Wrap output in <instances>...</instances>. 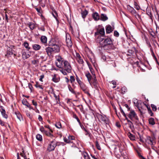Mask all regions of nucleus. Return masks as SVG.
Returning a JSON list of instances; mask_svg holds the SVG:
<instances>
[{"label": "nucleus", "instance_id": "obj_24", "mask_svg": "<svg viewBox=\"0 0 159 159\" xmlns=\"http://www.w3.org/2000/svg\"><path fill=\"white\" fill-rule=\"evenodd\" d=\"M127 135L131 140L134 141L135 140V136L131 134L130 132H128L127 134Z\"/></svg>", "mask_w": 159, "mask_h": 159}, {"label": "nucleus", "instance_id": "obj_20", "mask_svg": "<svg viewBox=\"0 0 159 159\" xmlns=\"http://www.w3.org/2000/svg\"><path fill=\"white\" fill-rule=\"evenodd\" d=\"M53 46H54V47L52 48H53V50H54V51L55 52H59L60 49L59 46L55 44Z\"/></svg>", "mask_w": 159, "mask_h": 159}, {"label": "nucleus", "instance_id": "obj_43", "mask_svg": "<svg viewBox=\"0 0 159 159\" xmlns=\"http://www.w3.org/2000/svg\"><path fill=\"white\" fill-rule=\"evenodd\" d=\"M55 44L54 42V39H52L49 42L48 45L50 46H53Z\"/></svg>", "mask_w": 159, "mask_h": 159}, {"label": "nucleus", "instance_id": "obj_16", "mask_svg": "<svg viewBox=\"0 0 159 159\" xmlns=\"http://www.w3.org/2000/svg\"><path fill=\"white\" fill-rule=\"evenodd\" d=\"M0 111H1L2 114L4 118L7 119L8 117V116L7 114H6L5 111L3 108V107L1 106L0 107Z\"/></svg>", "mask_w": 159, "mask_h": 159}, {"label": "nucleus", "instance_id": "obj_49", "mask_svg": "<svg viewBox=\"0 0 159 159\" xmlns=\"http://www.w3.org/2000/svg\"><path fill=\"white\" fill-rule=\"evenodd\" d=\"M77 107H79L81 111V112H83L84 111V108H83V106H82V105H78L77 106Z\"/></svg>", "mask_w": 159, "mask_h": 159}, {"label": "nucleus", "instance_id": "obj_59", "mask_svg": "<svg viewBox=\"0 0 159 159\" xmlns=\"http://www.w3.org/2000/svg\"><path fill=\"white\" fill-rule=\"evenodd\" d=\"M32 103L33 104L35 107L37 105V103L34 100H32Z\"/></svg>", "mask_w": 159, "mask_h": 159}, {"label": "nucleus", "instance_id": "obj_46", "mask_svg": "<svg viewBox=\"0 0 159 159\" xmlns=\"http://www.w3.org/2000/svg\"><path fill=\"white\" fill-rule=\"evenodd\" d=\"M68 88L69 91H70L72 93L74 94H76L75 92V91H74V90L73 89L70 85L68 86Z\"/></svg>", "mask_w": 159, "mask_h": 159}, {"label": "nucleus", "instance_id": "obj_32", "mask_svg": "<svg viewBox=\"0 0 159 159\" xmlns=\"http://www.w3.org/2000/svg\"><path fill=\"white\" fill-rule=\"evenodd\" d=\"M28 25L31 30H33L34 28L35 25L33 23L30 22L28 24Z\"/></svg>", "mask_w": 159, "mask_h": 159}, {"label": "nucleus", "instance_id": "obj_10", "mask_svg": "<svg viewBox=\"0 0 159 159\" xmlns=\"http://www.w3.org/2000/svg\"><path fill=\"white\" fill-rule=\"evenodd\" d=\"M104 36L98 35V36L96 37V41L97 43H99L101 46V44H102V41H103V40L104 39Z\"/></svg>", "mask_w": 159, "mask_h": 159}, {"label": "nucleus", "instance_id": "obj_23", "mask_svg": "<svg viewBox=\"0 0 159 159\" xmlns=\"http://www.w3.org/2000/svg\"><path fill=\"white\" fill-rule=\"evenodd\" d=\"M33 49L36 51L38 50L41 48V46L39 44H34L33 45Z\"/></svg>", "mask_w": 159, "mask_h": 159}, {"label": "nucleus", "instance_id": "obj_3", "mask_svg": "<svg viewBox=\"0 0 159 159\" xmlns=\"http://www.w3.org/2000/svg\"><path fill=\"white\" fill-rule=\"evenodd\" d=\"M57 146V144L56 142V140L55 139H54L52 141L50 142L48 144L47 150L49 152L54 150Z\"/></svg>", "mask_w": 159, "mask_h": 159}, {"label": "nucleus", "instance_id": "obj_30", "mask_svg": "<svg viewBox=\"0 0 159 159\" xmlns=\"http://www.w3.org/2000/svg\"><path fill=\"white\" fill-rule=\"evenodd\" d=\"M88 13V11L86 10H85L84 11L81 12L82 17L83 18H84Z\"/></svg>", "mask_w": 159, "mask_h": 159}, {"label": "nucleus", "instance_id": "obj_58", "mask_svg": "<svg viewBox=\"0 0 159 159\" xmlns=\"http://www.w3.org/2000/svg\"><path fill=\"white\" fill-rule=\"evenodd\" d=\"M40 130L44 133H45V131H46V130H44V128L42 126L40 127Z\"/></svg>", "mask_w": 159, "mask_h": 159}, {"label": "nucleus", "instance_id": "obj_17", "mask_svg": "<svg viewBox=\"0 0 159 159\" xmlns=\"http://www.w3.org/2000/svg\"><path fill=\"white\" fill-rule=\"evenodd\" d=\"M63 140L64 142L66 143L72 144V145L71 146L72 147H75V146L73 143V141H71L68 138H67L66 137H64L63 139Z\"/></svg>", "mask_w": 159, "mask_h": 159}, {"label": "nucleus", "instance_id": "obj_19", "mask_svg": "<svg viewBox=\"0 0 159 159\" xmlns=\"http://www.w3.org/2000/svg\"><path fill=\"white\" fill-rule=\"evenodd\" d=\"M146 13L150 16V19L152 20V15L151 13V10L150 8H147L146 9Z\"/></svg>", "mask_w": 159, "mask_h": 159}, {"label": "nucleus", "instance_id": "obj_8", "mask_svg": "<svg viewBox=\"0 0 159 159\" xmlns=\"http://www.w3.org/2000/svg\"><path fill=\"white\" fill-rule=\"evenodd\" d=\"M66 42L67 45L68 47H71L72 43L70 37L69 36L66 35Z\"/></svg>", "mask_w": 159, "mask_h": 159}, {"label": "nucleus", "instance_id": "obj_53", "mask_svg": "<svg viewBox=\"0 0 159 159\" xmlns=\"http://www.w3.org/2000/svg\"><path fill=\"white\" fill-rule=\"evenodd\" d=\"M76 80L79 84H80L83 82L80 80L78 77L76 75Z\"/></svg>", "mask_w": 159, "mask_h": 159}, {"label": "nucleus", "instance_id": "obj_21", "mask_svg": "<svg viewBox=\"0 0 159 159\" xmlns=\"http://www.w3.org/2000/svg\"><path fill=\"white\" fill-rule=\"evenodd\" d=\"M100 19L102 21H104L107 20L108 18L105 14H101Z\"/></svg>", "mask_w": 159, "mask_h": 159}, {"label": "nucleus", "instance_id": "obj_9", "mask_svg": "<svg viewBox=\"0 0 159 159\" xmlns=\"http://www.w3.org/2000/svg\"><path fill=\"white\" fill-rule=\"evenodd\" d=\"M97 81L96 79V78L95 76V74L94 75H93V77L91 80V84H92L94 86L95 88H97Z\"/></svg>", "mask_w": 159, "mask_h": 159}, {"label": "nucleus", "instance_id": "obj_11", "mask_svg": "<svg viewBox=\"0 0 159 159\" xmlns=\"http://www.w3.org/2000/svg\"><path fill=\"white\" fill-rule=\"evenodd\" d=\"M153 138L150 137V136H147L146 139V142L147 143L150 144L151 145L153 144Z\"/></svg>", "mask_w": 159, "mask_h": 159}, {"label": "nucleus", "instance_id": "obj_15", "mask_svg": "<svg viewBox=\"0 0 159 159\" xmlns=\"http://www.w3.org/2000/svg\"><path fill=\"white\" fill-rule=\"evenodd\" d=\"M114 29H112L111 26L110 25H108L106 26V30L107 33L109 34Z\"/></svg>", "mask_w": 159, "mask_h": 159}, {"label": "nucleus", "instance_id": "obj_51", "mask_svg": "<svg viewBox=\"0 0 159 159\" xmlns=\"http://www.w3.org/2000/svg\"><path fill=\"white\" fill-rule=\"evenodd\" d=\"M95 144L97 148V149L99 150H101V148L98 143V141H96L95 142Z\"/></svg>", "mask_w": 159, "mask_h": 159}, {"label": "nucleus", "instance_id": "obj_39", "mask_svg": "<svg viewBox=\"0 0 159 159\" xmlns=\"http://www.w3.org/2000/svg\"><path fill=\"white\" fill-rule=\"evenodd\" d=\"M149 123L150 124L153 125L155 124L154 119L152 118H151L149 119Z\"/></svg>", "mask_w": 159, "mask_h": 159}, {"label": "nucleus", "instance_id": "obj_26", "mask_svg": "<svg viewBox=\"0 0 159 159\" xmlns=\"http://www.w3.org/2000/svg\"><path fill=\"white\" fill-rule=\"evenodd\" d=\"M41 41L43 43H46L47 42V38L45 36H42L41 38Z\"/></svg>", "mask_w": 159, "mask_h": 159}, {"label": "nucleus", "instance_id": "obj_37", "mask_svg": "<svg viewBox=\"0 0 159 159\" xmlns=\"http://www.w3.org/2000/svg\"><path fill=\"white\" fill-rule=\"evenodd\" d=\"M35 86L36 87L39 88L42 90L43 89V86L39 84L38 82H36V84H35Z\"/></svg>", "mask_w": 159, "mask_h": 159}, {"label": "nucleus", "instance_id": "obj_41", "mask_svg": "<svg viewBox=\"0 0 159 159\" xmlns=\"http://www.w3.org/2000/svg\"><path fill=\"white\" fill-rule=\"evenodd\" d=\"M60 79L58 78H57L56 77V76L55 75H54V77H53L52 79V80L55 82L57 83L59 82Z\"/></svg>", "mask_w": 159, "mask_h": 159}, {"label": "nucleus", "instance_id": "obj_25", "mask_svg": "<svg viewBox=\"0 0 159 159\" xmlns=\"http://www.w3.org/2000/svg\"><path fill=\"white\" fill-rule=\"evenodd\" d=\"M81 89L84 92H85L87 90V88L86 85L83 83H82L79 84Z\"/></svg>", "mask_w": 159, "mask_h": 159}, {"label": "nucleus", "instance_id": "obj_54", "mask_svg": "<svg viewBox=\"0 0 159 159\" xmlns=\"http://www.w3.org/2000/svg\"><path fill=\"white\" fill-rule=\"evenodd\" d=\"M151 107L152 108V110L154 111H156L157 109V107L155 105L153 104H152L151 105Z\"/></svg>", "mask_w": 159, "mask_h": 159}, {"label": "nucleus", "instance_id": "obj_34", "mask_svg": "<svg viewBox=\"0 0 159 159\" xmlns=\"http://www.w3.org/2000/svg\"><path fill=\"white\" fill-rule=\"evenodd\" d=\"M23 45L25 48H26L28 50H29L30 49V48L29 46V43L26 41H25L24 42Z\"/></svg>", "mask_w": 159, "mask_h": 159}, {"label": "nucleus", "instance_id": "obj_63", "mask_svg": "<svg viewBox=\"0 0 159 159\" xmlns=\"http://www.w3.org/2000/svg\"><path fill=\"white\" fill-rule=\"evenodd\" d=\"M54 97L55 98L56 100H57L58 99L59 100V98L58 97V96H57L55 93H53Z\"/></svg>", "mask_w": 159, "mask_h": 159}, {"label": "nucleus", "instance_id": "obj_33", "mask_svg": "<svg viewBox=\"0 0 159 159\" xmlns=\"http://www.w3.org/2000/svg\"><path fill=\"white\" fill-rule=\"evenodd\" d=\"M109 64L111 65V66L115 67L116 66V64L115 61H114L111 60L109 61L108 63Z\"/></svg>", "mask_w": 159, "mask_h": 159}, {"label": "nucleus", "instance_id": "obj_48", "mask_svg": "<svg viewBox=\"0 0 159 159\" xmlns=\"http://www.w3.org/2000/svg\"><path fill=\"white\" fill-rule=\"evenodd\" d=\"M134 7L137 10H139L140 9L139 6L138 5L137 3L135 2H134Z\"/></svg>", "mask_w": 159, "mask_h": 159}, {"label": "nucleus", "instance_id": "obj_35", "mask_svg": "<svg viewBox=\"0 0 159 159\" xmlns=\"http://www.w3.org/2000/svg\"><path fill=\"white\" fill-rule=\"evenodd\" d=\"M47 136L49 137L50 138L52 139L53 137H54L53 135L51 133L48 132L47 131H45L44 133Z\"/></svg>", "mask_w": 159, "mask_h": 159}, {"label": "nucleus", "instance_id": "obj_55", "mask_svg": "<svg viewBox=\"0 0 159 159\" xmlns=\"http://www.w3.org/2000/svg\"><path fill=\"white\" fill-rule=\"evenodd\" d=\"M60 71L64 75H66L67 74L66 70L65 69H63L60 70Z\"/></svg>", "mask_w": 159, "mask_h": 159}, {"label": "nucleus", "instance_id": "obj_2", "mask_svg": "<svg viewBox=\"0 0 159 159\" xmlns=\"http://www.w3.org/2000/svg\"><path fill=\"white\" fill-rule=\"evenodd\" d=\"M62 66L60 68H62L65 69L68 73H70L71 71V67L69 63L67 61L64 60L62 63Z\"/></svg>", "mask_w": 159, "mask_h": 159}, {"label": "nucleus", "instance_id": "obj_12", "mask_svg": "<svg viewBox=\"0 0 159 159\" xmlns=\"http://www.w3.org/2000/svg\"><path fill=\"white\" fill-rule=\"evenodd\" d=\"M46 52L48 56H50L52 52H54L53 48L48 47L45 48Z\"/></svg>", "mask_w": 159, "mask_h": 159}, {"label": "nucleus", "instance_id": "obj_45", "mask_svg": "<svg viewBox=\"0 0 159 159\" xmlns=\"http://www.w3.org/2000/svg\"><path fill=\"white\" fill-rule=\"evenodd\" d=\"M73 117L74 118L76 119L77 121L78 122L79 124L80 125H81L80 121V119H79L78 116L75 114H74L73 116Z\"/></svg>", "mask_w": 159, "mask_h": 159}, {"label": "nucleus", "instance_id": "obj_61", "mask_svg": "<svg viewBox=\"0 0 159 159\" xmlns=\"http://www.w3.org/2000/svg\"><path fill=\"white\" fill-rule=\"evenodd\" d=\"M124 106L125 107H126V108H127L128 111H129L130 110V108L129 107V106L128 105V104H125Z\"/></svg>", "mask_w": 159, "mask_h": 159}, {"label": "nucleus", "instance_id": "obj_1", "mask_svg": "<svg viewBox=\"0 0 159 159\" xmlns=\"http://www.w3.org/2000/svg\"><path fill=\"white\" fill-rule=\"evenodd\" d=\"M128 116L132 121H134L135 124L138 123V118L136 114L134 111L131 110Z\"/></svg>", "mask_w": 159, "mask_h": 159}, {"label": "nucleus", "instance_id": "obj_64", "mask_svg": "<svg viewBox=\"0 0 159 159\" xmlns=\"http://www.w3.org/2000/svg\"><path fill=\"white\" fill-rule=\"evenodd\" d=\"M149 114L151 116H152L153 115V113H152L151 110H149L148 111Z\"/></svg>", "mask_w": 159, "mask_h": 159}, {"label": "nucleus", "instance_id": "obj_50", "mask_svg": "<svg viewBox=\"0 0 159 159\" xmlns=\"http://www.w3.org/2000/svg\"><path fill=\"white\" fill-rule=\"evenodd\" d=\"M54 13H52V14L54 17L56 19V20L58 22V20L57 18V13L56 11H54Z\"/></svg>", "mask_w": 159, "mask_h": 159}, {"label": "nucleus", "instance_id": "obj_6", "mask_svg": "<svg viewBox=\"0 0 159 159\" xmlns=\"http://www.w3.org/2000/svg\"><path fill=\"white\" fill-rule=\"evenodd\" d=\"M105 35V30L103 27H102L100 29H98L97 31L95 33V35H101L104 36Z\"/></svg>", "mask_w": 159, "mask_h": 159}, {"label": "nucleus", "instance_id": "obj_52", "mask_svg": "<svg viewBox=\"0 0 159 159\" xmlns=\"http://www.w3.org/2000/svg\"><path fill=\"white\" fill-rule=\"evenodd\" d=\"M68 138L71 141H73V140H74L75 139V137L73 136H68Z\"/></svg>", "mask_w": 159, "mask_h": 159}, {"label": "nucleus", "instance_id": "obj_36", "mask_svg": "<svg viewBox=\"0 0 159 159\" xmlns=\"http://www.w3.org/2000/svg\"><path fill=\"white\" fill-rule=\"evenodd\" d=\"M128 124L129 125V127L131 130L132 132H133L134 130V128L132 122H131L130 123H129Z\"/></svg>", "mask_w": 159, "mask_h": 159}, {"label": "nucleus", "instance_id": "obj_47", "mask_svg": "<svg viewBox=\"0 0 159 159\" xmlns=\"http://www.w3.org/2000/svg\"><path fill=\"white\" fill-rule=\"evenodd\" d=\"M22 151L20 153V155L22 157H23L25 159L26 158V156L25 155L24 150L22 149Z\"/></svg>", "mask_w": 159, "mask_h": 159}, {"label": "nucleus", "instance_id": "obj_28", "mask_svg": "<svg viewBox=\"0 0 159 159\" xmlns=\"http://www.w3.org/2000/svg\"><path fill=\"white\" fill-rule=\"evenodd\" d=\"M15 114L16 115L17 118L20 121H21V120H23L22 116L19 112H15Z\"/></svg>", "mask_w": 159, "mask_h": 159}, {"label": "nucleus", "instance_id": "obj_44", "mask_svg": "<svg viewBox=\"0 0 159 159\" xmlns=\"http://www.w3.org/2000/svg\"><path fill=\"white\" fill-rule=\"evenodd\" d=\"M55 125L57 128L59 129H60L61 127V124L60 122L57 123L55 124Z\"/></svg>", "mask_w": 159, "mask_h": 159}, {"label": "nucleus", "instance_id": "obj_62", "mask_svg": "<svg viewBox=\"0 0 159 159\" xmlns=\"http://www.w3.org/2000/svg\"><path fill=\"white\" fill-rule=\"evenodd\" d=\"M38 119H39V120L40 121H41L43 120L42 117L40 115H39V116Z\"/></svg>", "mask_w": 159, "mask_h": 159}, {"label": "nucleus", "instance_id": "obj_13", "mask_svg": "<svg viewBox=\"0 0 159 159\" xmlns=\"http://www.w3.org/2000/svg\"><path fill=\"white\" fill-rule=\"evenodd\" d=\"M92 16L95 20L97 21L100 19V16L96 12H94L92 14Z\"/></svg>", "mask_w": 159, "mask_h": 159}, {"label": "nucleus", "instance_id": "obj_42", "mask_svg": "<svg viewBox=\"0 0 159 159\" xmlns=\"http://www.w3.org/2000/svg\"><path fill=\"white\" fill-rule=\"evenodd\" d=\"M121 92L124 94L127 91V89L125 87H123L121 89Z\"/></svg>", "mask_w": 159, "mask_h": 159}, {"label": "nucleus", "instance_id": "obj_31", "mask_svg": "<svg viewBox=\"0 0 159 159\" xmlns=\"http://www.w3.org/2000/svg\"><path fill=\"white\" fill-rule=\"evenodd\" d=\"M75 79L74 78V77L73 76H70V81L72 84V85L73 86L75 87V85L73 84V83L75 82Z\"/></svg>", "mask_w": 159, "mask_h": 159}, {"label": "nucleus", "instance_id": "obj_29", "mask_svg": "<svg viewBox=\"0 0 159 159\" xmlns=\"http://www.w3.org/2000/svg\"><path fill=\"white\" fill-rule=\"evenodd\" d=\"M76 60L79 64H82L83 66L84 65V61L81 57L76 59Z\"/></svg>", "mask_w": 159, "mask_h": 159}, {"label": "nucleus", "instance_id": "obj_38", "mask_svg": "<svg viewBox=\"0 0 159 159\" xmlns=\"http://www.w3.org/2000/svg\"><path fill=\"white\" fill-rule=\"evenodd\" d=\"M36 139L39 141H42V137L41 135L39 134H38L36 136Z\"/></svg>", "mask_w": 159, "mask_h": 159}, {"label": "nucleus", "instance_id": "obj_4", "mask_svg": "<svg viewBox=\"0 0 159 159\" xmlns=\"http://www.w3.org/2000/svg\"><path fill=\"white\" fill-rule=\"evenodd\" d=\"M112 44V40L110 38H107L104 39V40L102 44H101V47L106 48V46Z\"/></svg>", "mask_w": 159, "mask_h": 159}, {"label": "nucleus", "instance_id": "obj_7", "mask_svg": "<svg viewBox=\"0 0 159 159\" xmlns=\"http://www.w3.org/2000/svg\"><path fill=\"white\" fill-rule=\"evenodd\" d=\"M57 61L56 62V64L58 67H61L62 66V63L64 60H62V58L60 56L58 57L57 59Z\"/></svg>", "mask_w": 159, "mask_h": 159}, {"label": "nucleus", "instance_id": "obj_22", "mask_svg": "<svg viewBox=\"0 0 159 159\" xmlns=\"http://www.w3.org/2000/svg\"><path fill=\"white\" fill-rule=\"evenodd\" d=\"M155 16L156 20L155 21V24L156 25L157 28V25L156 24V21H159V15L158 14V12L156 10V14H155Z\"/></svg>", "mask_w": 159, "mask_h": 159}, {"label": "nucleus", "instance_id": "obj_40", "mask_svg": "<svg viewBox=\"0 0 159 159\" xmlns=\"http://www.w3.org/2000/svg\"><path fill=\"white\" fill-rule=\"evenodd\" d=\"M22 103L23 105L26 106L27 107L30 106V104L27 102L26 99L25 100H23L22 101Z\"/></svg>", "mask_w": 159, "mask_h": 159}, {"label": "nucleus", "instance_id": "obj_56", "mask_svg": "<svg viewBox=\"0 0 159 159\" xmlns=\"http://www.w3.org/2000/svg\"><path fill=\"white\" fill-rule=\"evenodd\" d=\"M114 35L115 36L118 37L119 36V33L117 31H114Z\"/></svg>", "mask_w": 159, "mask_h": 159}, {"label": "nucleus", "instance_id": "obj_27", "mask_svg": "<svg viewBox=\"0 0 159 159\" xmlns=\"http://www.w3.org/2000/svg\"><path fill=\"white\" fill-rule=\"evenodd\" d=\"M129 7H128V9L131 13L133 14L136 13V11L133 7H131L130 6H129Z\"/></svg>", "mask_w": 159, "mask_h": 159}, {"label": "nucleus", "instance_id": "obj_14", "mask_svg": "<svg viewBox=\"0 0 159 159\" xmlns=\"http://www.w3.org/2000/svg\"><path fill=\"white\" fill-rule=\"evenodd\" d=\"M85 76L87 78L89 83L91 85V80L92 79L93 76H92L90 74L89 72H88L85 73Z\"/></svg>", "mask_w": 159, "mask_h": 159}, {"label": "nucleus", "instance_id": "obj_18", "mask_svg": "<svg viewBox=\"0 0 159 159\" xmlns=\"http://www.w3.org/2000/svg\"><path fill=\"white\" fill-rule=\"evenodd\" d=\"M81 156L84 157V159H90L88 153L85 152H81Z\"/></svg>", "mask_w": 159, "mask_h": 159}, {"label": "nucleus", "instance_id": "obj_57", "mask_svg": "<svg viewBox=\"0 0 159 159\" xmlns=\"http://www.w3.org/2000/svg\"><path fill=\"white\" fill-rule=\"evenodd\" d=\"M44 75H41L40 77L39 80L41 82H43V79L44 78Z\"/></svg>", "mask_w": 159, "mask_h": 159}, {"label": "nucleus", "instance_id": "obj_5", "mask_svg": "<svg viewBox=\"0 0 159 159\" xmlns=\"http://www.w3.org/2000/svg\"><path fill=\"white\" fill-rule=\"evenodd\" d=\"M98 118L101 120L106 125H109V120L108 117L105 115L98 114Z\"/></svg>", "mask_w": 159, "mask_h": 159}, {"label": "nucleus", "instance_id": "obj_60", "mask_svg": "<svg viewBox=\"0 0 159 159\" xmlns=\"http://www.w3.org/2000/svg\"><path fill=\"white\" fill-rule=\"evenodd\" d=\"M36 9L38 12L41 13L42 11L40 7L39 8H36Z\"/></svg>", "mask_w": 159, "mask_h": 159}]
</instances>
